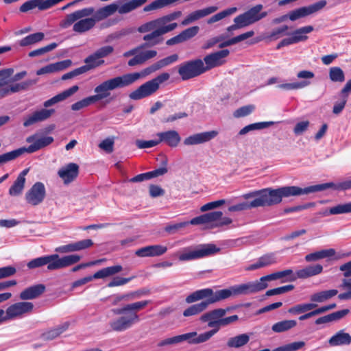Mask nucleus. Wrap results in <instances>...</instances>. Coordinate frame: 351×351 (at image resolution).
<instances>
[{
    "instance_id": "obj_1",
    "label": "nucleus",
    "mask_w": 351,
    "mask_h": 351,
    "mask_svg": "<svg viewBox=\"0 0 351 351\" xmlns=\"http://www.w3.org/2000/svg\"><path fill=\"white\" fill-rule=\"evenodd\" d=\"M147 0L118 1L101 7L97 10L93 7L84 8L67 14L60 22V27L66 29L71 25L73 31L83 34L92 29L97 23L104 21L117 12L119 14H128L143 5Z\"/></svg>"
},
{
    "instance_id": "obj_2",
    "label": "nucleus",
    "mask_w": 351,
    "mask_h": 351,
    "mask_svg": "<svg viewBox=\"0 0 351 351\" xmlns=\"http://www.w3.org/2000/svg\"><path fill=\"white\" fill-rule=\"evenodd\" d=\"M334 186L332 182L316 184L305 188L296 186H283L276 189L266 188L243 194L242 197L245 199L254 198L251 202H243L228 208L230 212H239L250 210L253 208L266 207L278 204L282 202V197L299 196L312 193L324 191Z\"/></svg>"
},
{
    "instance_id": "obj_3",
    "label": "nucleus",
    "mask_w": 351,
    "mask_h": 351,
    "mask_svg": "<svg viewBox=\"0 0 351 351\" xmlns=\"http://www.w3.org/2000/svg\"><path fill=\"white\" fill-rule=\"evenodd\" d=\"M149 303V300L138 301L125 304L120 308L113 309V313L119 316L110 321L109 326L111 330L115 332H123L139 322L140 317L137 312Z\"/></svg>"
},
{
    "instance_id": "obj_4",
    "label": "nucleus",
    "mask_w": 351,
    "mask_h": 351,
    "mask_svg": "<svg viewBox=\"0 0 351 351\" xmlns=\"http://www.w3.org/2000/svg\"><path fill=\"white\" fill-rule=\"evenodd\" d=\"M240 295H243L241 285L232 286L228 289H220L215 292L210 288H206L191 293L186 298L185 301L188 304H191L206 299L202 302H206L208 306L209 304Z\"/></svg>"
},
{
    "instance_id": "obj_5",
    "label": "nucleus",
    "mask_w": 351,
    "mask_h": 351,
    "mask_svg": "<svg viewBox=\"0 0 351 351\" xmlns=\"http://www.w3.org/2000/svg\"><path fill=\"white\" fill-rule=\"evenodd\" d=\"M81 256L77 254H70L60 257L57 254L40 256L32 259L27 263L29 269H35L47 265L49 271H54L65 268L78 263Z\"/></svg>"
},
{
    "instance_id": "obj_6",
    "label": "nucleus",
    "mask_w": 351,
    "mask_h": 351,
    "mask_svg": "<svg viewBox=\"0 0 351 351\" xmlns=\"http://www.w3.org/2000/svg\"><path fill=\"white\" fill-rule=\"evenodd\" d=\"M284 279L282 282H293L297 279L295 274L291 269L277 271L261 277L258 280L241 284L243 295L256 293L267 287V282Z\"/></svg>"
},
{
    "instance_id": "obj_7",
    "label": "nucleus",
    "mask_w": 351,
    "mask_h": 351,
    "mask_svg": "<svg viewBox=\"0 0 351 351\" xmlns=\"http://www.w3.org/2000/svg\"><path fill=\"white\" fill-rule=\"evenodd\" d=\"M12 73L14 69L11 68L0 71V99L12 94L26 90L37 83V79H29L21 83L8 84Z\"/></svg>"
},
{
    "instance_id": "obj_8",
    "label": "nucleus",
    "mask_w": 351,
    "mask_h": 351,
    "mask_svg": "<svg viewBox=\"0 0 351 351\" xmlns=\"http://www.w3.org/2000/svg\"><path fill=\"white\" fill-rule=\"evenodd\" d=\"M154 22L155 20H152L141 25L138 27L137 31L139 33H148L143 38L145 43L141 47H151L160 44L163 40L162 36L171 32V27H162L154 24Z\"/></svg>"
},
{
    "instance_id": "obj_9",
    "label": "nucleus",
    "mask_w": 351,
    "mask_h": 351,
    "mask_svg": "<svg viewBox=\"0 0 351 351\" xmlns=\"http://www.w3.org/2000/svg\"><path fill=\"white\" fill-rule=\"evenodd\" d=\"M220 248L213 243L202 244L183 248L178 254L180 261H191L210 256L218 253Z\"/></svg>"
},
{
    "instance_id": "obj_10",
    "label": "nucleus",
    "mask_w": 351,
    "mask_h": 351,
    "mask_svg": "<svg viewBox=\"0 0 351 351\" xmlns=\"http://www.w3.org/2000/svg\"><path fill=\"white\" fill-rule=\"evenodd\" d=\"M128 86L124 75L110 78L98 84L94 89L95 95H91L95 102L104 99L115 89Z\"/></svg>"
},
{
    "instance_id": "obj_11",
    "label": "nucleus",
    "mask_w": 351,
    "mask_h": 351,
    "mask_svg": "<svg viewBox=\"0 0 351 351\" xmlns=\"http://www.w3.org/2000/svg\"><path fill=\"white\" fill-rule=\"evenodd\" d=\"M169 77L170 75L167 73H163L158 75L132 91L129 95L130 98L133 100H139L152 95L159 89L160 85L162 83L169 79Z\"/></svg>"
},
{
    "instance_id": "obj_12",
    "label": "nucleus",
    "mask_w": 351,
    "mask_h": 351,
    "mask_svg": "<svg viewBox=\"0 0 351 351\" xmlns=\"http://www.w3.org/2000/svg\"><path fill=\"white\" fill-rule=\"evenodd\" d=\"M34 308L33 303L27 301H21L9 306L5 311L0 308L2 313L1 322L15 320L23 318L25 315L30 313Z\"/></svg>"
},
{
    "instance_id": "obj_13",
    "label": "nucleus",
    "mask_w": 351,
    "mask_h": 351,
    "mask_svg": "<svg viewBox=\"0 0 351 351\" xmlns=\"http://www.w3.org/2000/svg\"><path fill=\"white\" fill-rule=\"evenodd\" d=\"M205 73L204 63L201 59H196L181 64L178 73L183 80L197 77Z\"/></svg>"
},
{
    "instance_id": "obj_14",
    "label": "nucleus",
    "mask_w": 351,
    "mask_h": 351,
    "mask_svg": "<svg viewBox=\"0 0 351 351\" xmlns=\"http://www.w3.org/2000/svg\"><path fill=\"white\" fill-rule=\"evenodd\" d=\"M326 1L321 0L308 6L295 9L288 14V18L292 21L306 17L322 10L326 5Z\"/></svg>"
},
{
    "instance_id": "obj_15",
    "label": "nucleus",
    "mask_w": 351,
    "mask_h": 351,
    "mask_svg": "<svg viewBox=\"0 0 351 351\" xmlns=\"http://www.w3.org/2000/svg\"><path fill=\"white\" fill-rule=\"evenodd\" d=\"M314 28L311 25L304 26L296 29L292 33L289 34V37L284 38L278 45L277 49L282 47L306 41L308 39L307 34L313 31Z\"/></svg>"
},
{
    "instance_id": "obj_16",
    "label": "nucleus",
    "mask_w": 351,
    "mask_h": 351,
    "mask_svg": "<svg viewBox=\"0 0 351 351\" xmlns=\"http://www.w3.org/2000/svg\"><path fill=\"white\" fill-rule=\"evenodd\" d=\"M263 8L261 4H258L243 14L237 16L243 27L252 25L267 16V12H261Z\"/></svg>"
},
{
    "instance_id": "obj_17",
    "label": "nucleus",
    "mask_w": 351,
    "mask_h": 351,
    "mask_svg": "<svg viewBox=\"0 0 351 351\" xmlns=\"http://www.w3.org/2000/svg\"><path fill=\"white\" fill-rule=\"evenodd\" d=\"M229 53L230 51L228 49H223L206 56L203 61L204 63L205 72L224 64L226 62V58Z\"/></svg>"
},
{
    "instance_id": "obj_18",
    "label": "nucleus",
    "mask_w": 351,
    "mask_h": 351,
    "mask_svg": "<svg viewBox=\"0 0 351 351\" xmlns=\"http://www.w3.org/2000/svg\"><path fill=\"white\" fill-rule=\"evenodd\" d=\"M26 141L31 145L27 147H21V154L25 152L34 153L53 142V138L51 136L38 137L36 135H32L27 138Z\"/></svg>"
},
{
    "instance_id": "obj_19",
    "label": "nucleus",
    "mask_w": 351,
    "mask_h": 351,
    "mask_svg": "<svg viewBox=\"0 0 351 351\" xmlns=\"http://www.w3.org/2000/svg\"><path fill=\"white\" fill-rule=\"evenodd\" d=\"M46 190L45 185L40 182H36L25 194L26 202L32 205L40 204L45 199Z\"/></svg>"
},
{
    "instance_id": "obj_20",
    "label": "nucleus",
    "mask_w": 351,
    "mask_h": 351,
    "mask_svg": "<svg viewBox=\"0 0 351 351\" xmlns=\"http://www.w3.org/2000/svg\"><path fill=\"white\" fill-rule=\"evenodd\" d=\"M228 310V309L217 308L208 311L200 317V320L203 322H208V326L213 328L212 330H217V333L219 330V321L221 320V317L226 314Z\"/></svg>"
},
{
    "instance_id": "obj_21",
    "label": "nucleus",
    "mask_w": 351,
    "mask_h": 351,
    "mask_svg": "<svg viewBox=\"0 0 351 351\" xmlns=\"http://www.w3.org/2000/svg\"><path fill=\"white\" fill-rule=\"evenodd\" d=\"M206 228L213 229L227 226L232 222V220L227 217H223L221 211H213L206 213Z\"/></svg>"
},
{
    "instance_id": "obj_22",
    "label": "nucleus",
    "mask_w": 351,
    "mask_h": 351,
    "mask_svg": "<svg viewBox=\"0 0 351 351\" xmlns=\"http://www.w3.org/2000/svg\"><path fill=\"white\" fill-rule=\"evenodd\" d=\"M216 330H209L201 334H197L196 332H191L182 335H180L181 343L186 341L190 344H199L206 342L208 341L215 334Z\"/></svg>"
},
{
    "instance_id": "obj_23",
    "label": "nucleus",
    "mask_w": 351,
    "mask_h": 351,
    "mask_svg": "<svg viewBox=\"0 0 351 351\" xmlns=\"http://www.w3.org/2000/svg\"><path fill=\"white\" fill-rule=\"evenodd\" d=\"M79 173V166L70 162L61 167L58 171V176L62 180L64 184H69L76 179Z\"/></svg>"
},
{
    "instance_id": "obj_24",
    "label": "nucleus",
    "mask_w": 351,
    "mask_h": 351,
    "mask_svg": "<svg viewBox=\"0 0 351 351\" xmlns=\"http://www.w3.org/2000/svg\"><path fill=\"white\" fill-rule=\"evenodd\" d=\"M54 112L55 110L53 109L43 108L40 110H36L25 118L23 125L25 127H29L36 123L45 121Z\"/></svg>"
},
{
    "instance_id": "obj_25",
    "label": "nucleus",
    "mask_w": 351,
    "mask_h": 351,
    "mask_svg": "<svg viewBox=\"0 0 351 351\" xmlns=\"http://www.w3.org/2000/svg\"><path fill=\"white\" fill-rule=\"evenodd\" d=\"M218 132L215 130L197 133L186 138L184 141V144L186 145H194L204 143L215 138Z\"/></svg>"
},
{
    "instance_id": "obj_26",
    "label": "nucleus",
    "mask_w": 351,
    "mask_h": 351,
    "mask_svg": "<svg viewBox=\"0 0 351 351\" xmlns=\"http://www.w3.org/2000/svg\"><path fill=\"white\" fill-rule=\"evenodd\" d=\"M167 251V247L161 245H153L141 247L135 252L138 257L158 256L164 254Z\"/></svg>"
},
{
    "instance_id": "obj_27",
    "label": "nucleus",
    "mask_w": 351,
    "mask_h": 351,
    "mask_svg": "<svg viewBox=\"0 0 351 351\" xmlns=\"http://www.w3.org/2000/svg\"><path fill=\"white\" fill-rule=\"evenodd\" d=\"M218 10L217 6H210L202 10H195L189 14L181 23L183 26L188 25L189 24L197 21L203 17H205L210 14L214 13Z\"/></svg>"
},
{
    "instance_id": "obj_28",
    "label": "nucleus",
    "mask_w": 351,
    "mask_h": 351,
    "mask_svg": "<svg viewBox=\"0 0 351 351\" xmlns=\"http://www.w3.org/2000/svg\"><path fill=\"white\" fill-rule=\"evenodd\" d=\"M277 263V258L274 253L265 254L261 256L253 264L250 265L245 268V270H256L260 268L268 267Z\"/></svg>"
},
{
    "instance_id": "obj_29",
    "label": "nucleus",
    "mask_w": 351,
    "mask_h": 351,
    "mask_svg": "<svg viewBox=\"0 0 351 351\" xmlns=\"http://www.w3.org/2000/svg\"><path fill=\"white\" fill-rule=\"evenodd\" d=\"M158 70H159L158 66L156 62H155L151 66L143 69L141 72L127 73L125 74L124 76L129 86L140 78H143Z\"/></svg>"
},
{
    "instance_id": "obj_30",
    "label": "nucleus",
    "mask_w": 351,
    "mask_h": 351,
    "mask_svg": "<svg viewBox=\"0 0 351 351\" xmlns=\"http://www.w3.org/2000/svg\"><path fill=\"white\" fill-rule=\"evenodd\" d=\"M71 64L72 62L70 60H65L60 62L52 63L38 69L36 71V74L38 75H41L47 73H56L69 67L71 65Z\"/></svg>"
},
{
    "instance_id": "obj_31",
    "label": "nucleus",
    "mask_w": 351,
    "mask_h": 351,
    "mask_svg": "<svg viewBox=\"0 0 351 351\" xmlns=\"http://www.w3.org/2000/svg\"><path fill=\"white\" fill-rule=\"evenodd\" d=\"M79 89L78 86L75 85L62 93L55 95L43 103L45 108H49L57 103L61 102L75 94Z\"/></svg>"
},
{
    "instance_id": "obj_32",
    "label": "nucleus",
    "mask_w": 351,
    "mask_h": 351,
    "mask_svg": "<svg viewBox=\"0 0 351 351\" xmlns=\"http://www.w3.org/2000/svg\"><path fill=\"white\" fill-rule=\"evenodd\" d=\"M45 290V287L42 284L31 286L21 291L19 298L23 301L33 300L39 297Z\"/></svg>"
},
{
    "instance_id": "obj_33",
    "label": "nucleus",
    "mask_w": 351,
    "mask_h": 351,
    "mask_svg": "<svg viewBox=\"0 0 351 351\" xmlns=\"http://www.w3.org/2000/svg\"><path fill=\"white\" fill-rule=\"evenodd\" d=\"M158 136L159 143L161 142L165 143L170 147H176L180 140L181 138L178 132L176 130H169L167 132H160L157 134Z\"/></svg>"
},
{
    "instance_id": "obj_34",
    "label": "nucleus",
    "mask_w": 351,
    "mask_h": 351,
    "mask_svg": "<svg viewBox=\"0 0 351 351\" xmlns=\"http://www.w3.org/2000/svg\"><path fill=\"white\" fill-rule=\"evenodd\" d=\"M323 271V267L320 264L310 265L302 269H298L295 272V277L300 279L308 278L321 274Z\"/></svg>"
},
{
    "instance_id": "obj_35",
    "label": "nucleus",
    "mask_w": 351,
    "mask_h": 351,
    "mask_svg": "<svg viewBox=\"0 0 351 351\" xmlns=\"http://www.w3.org/2000/svg\"><path fill=\"white\" fill-rule=\"evenodd\" d=\"M182 15L181 11H176L172 13H170L167 15L163 16L162 17L154 19V24L159 25L162 27H171V32L174 30L177 27L178 24L176 23H169L171 21L176 20Z\"/></svg>"
},
{
    "instance_id": "obj_36",
    "label": "nucleus",
    "mask_w": 351,
    "mask_h": 351,
    "mask_svg": "<svg viewBox=\"0 0 351 351\" xmlns=\"http://www.w3.org/2000/svg\"><path fill=\"white\" fill-rule=\"evenodd\" d=\"M328 343L331 346H348L351 343V335L341 330L332 336Z\"/></svg>"
},
{
    "instance_id": "obj_37",
    "label": "nucleus",
    "mask_w": 351,
    "mask_h": 351,
    "mask_svg": "<svg viewBox=\"0 0 351 351\" xmlns=\"http://www.w3.org/2000/svg\"><path fill=\"white\" fill-rule=\"evenodd\" d=\"M157 55V51L155 50H147L137 53L134 58L128 61V65L134 66L138 64H143L145 61L154 58Z\"/></svg>"
},
{
    "instance_id": "obj_38",
    "label": "nucleus",
    "mask_w": 351,
    "mask_h": 351,
    "mask_svg": "<svg viewBox=\"0 0 351 351\" xmlns=\"http://www.w3.org/2000/svg\"><path fill=\"white\" fill-rule=\"evenodd\" d=\"M337 293V289L322 291L312 294L310 300L312 303H322L335 296Z\"/></svg>"
},
{
    "instance_id": "obj_39",
    "label": "nucleus",
    "mask_w": 351,
    "mask_h": 351,
    "mask_svg": "<svg viewBox=\"0 0 351 351\" xmlns=\"http://www.w3.org/2000/svg\"><path fill=\"white\" fill-rule=\"evenodd\" d=\"M335 254L334 249H326L317 251L305 256L304 260L306 262H315L321 259L330 258Z\"/></svg>"
},
{
    "instance_id": "obj_40",
    "label": "nucleus",
    "mask_w": 351,
    "mask_h": 351,
    "mask_svg": "<svg viewBox=\"0 0 351 351\" xmlns=\"http://www.w3.org/2000/svg\"><path fill=\"white\" fill-rule=\"evenodd\" d=\"M123 270V267L120 265H116L104 267L94 274V277L96 279H103L107 277L112 276Z\"/></svg>"
},
{
    "instance_id": "obj_41",
    "label": "nucleus",
    "mask_w": 351,
    "mask_h": 351,
    "mask_svg": "<svg viewBox=\"0 0 351 351\" xmlns=\"http://www.w3.org/2000/svg\"><path fill=\"white\" fill-rule=\"evenodd\" d=\"M297 324L294 319H285L273 324L271 330L276 333L284 332L295 328Z\"/></svg>"
},
{
    "instance_id": "obj_42",
    "label": "nucleus",
    "mask_w": 351,
    "mask_h": 351,
    "mask_svg": "<svg viewBox=\"0 0 351 351\" xmlns=\"http://www.w3.org/2000/svg\"><path fill=\"white\" fill-rule=\"evenodd\" d=\"M317 304L315 303H312V302L310 303L298 304L289 308L288 309V313L291 315H296L310 311L317 308Z\"/></svg>"
},
{
    "instance_id": "obj_43",
    "label": "nucleus",
    "mask_w": 351,
    "mask_h": 351,
    "mask_svg": "<svg viewBox=\"0 0 351 351\" xmlns=\"http://www.w3.org/2000/svg\"><path fill=\"white\" fill-rule=\"evenodd\" d=\"M274 124V122H273V121H264V122H258V123H252V124L246 125L243 128H242L239 131V134L240 136H243L251 131L263 130V129L267 128L269 126H271Z\"/></svg>"
},
{
    "instance_id": "obj_44",
    "label": "nucleus",
    "mask_w": 351,
    "mask_h": 351,
    "mask_svg": "<svg viewBox=\"0 0 351 351\" xmlns=\"http://www.w3.org/2000/svg\"><path fill=\"white\" fill-rule=\"evenodd\" d=\"M179 0H155L143 8L145 12L158 10L178 1Z\"/></svg>"
},
{
    "instance_id": "obj_45",
    "label": "nucleus",
    "mask_w": 351,
    "mask_h": 351,
    "mask_svg": "<svg viewBox=\"0 0 351 351\" xmlns=\"http://www.w3.org/2000/svg\"><path fill=\"white\" fill-rule=\"evenodd\" d=\"M44 37L45 35L43 32L32 34L21 39L19 41V45L21 47L32 45L40 42L44 39Z\"/></svg>"
},
{
    "instance_id": "obj_46",
    "label": "nucleus",
    "mask_w": 351,
    "mask_h": 351,
    "mask_svg": "<svg viewBox=\"0 0 351 351\" xmlns=\"http://www.w3.org/2000/svg\"><path fill=\"white\" fill-rule=\"evenodd\" d=\"M250 340V337L247 334H241L234 337H231L227 342V346L230 348H240L245 345Z\"/></svg>"
},
{
    "instance_id": "obj_47",
    "label": "nucleus",
    "mask_w": 351,
    "mask_h": 351,
    "mask_svg": "<svg viewBox=\"0 0 351 351\" xmlns=\"http://www.w3.org/2000/svg\"><path fill=\"white\" fill-rule=\"evenodd\" d=\"M311 84V81H300L291 83L279 84L277 87L284 90H292L304 88Z\"/></svg>"
},
{
    "instance_id": "obj_48",
    "label": "nucleus",
    "mask_w": 351,
    "mask_h": 351,
    "mask_svg": "<svg viewBox=\"0 0 351 351\" xmlns=\"http://www.w3.org/2000/svg\"><path fill=\"white\" fill-rule=\"evenodd\" d=\"M254 35V31H249L245 33H243L242 34H240L237 36H235L231 39H229L225 42L221 43L219 44V48H223L225 47L230 46L232 45H234L236 43H238L239 42H241L244 40H246L249 38H251Z\"/></svg>"
},
{
    "instance_id": "obj_49",
    "label": "nucleus",
    "mask_w": 351,
    "mask_h": 351,
    "mask_svg": "<svg viewBox=\"0 0 351 351\" xmlns=\"http://www.w3.org/2000/svg\"><path fill=\"white\" fill-rule=\"evenodd\" d=\"M207 308L206 302H199L193 305L190 306L189 308L185 309L183 312L184 317H189L197 315Z\"/></svg>"
},
{
    "instance_id": "obj_50",
    "label": "nucleus",
    "mask_w": 351,
    "mask_h": 351,
    "mask_svg": "<svg viewBox=\"0 0 351 351\" xmlns=\"http://www.w3.org/2000/svg\"><path fill=\"white\" fill-rule=\"evenodd\" d=\"M237 8L235 7L224 10L213 15V16H211L208 20L207 23L208 24H211V23L217 22V21L235 13L237 12Z\"/></svg>"
},
{
    "instance_id": "obj_51",
    "label": "nucleus",
    "mask_w": 351,
    "mask_h": 351,
    "mask_svg": "<svg viewBox=\"0 0 351 351\" xmlns=\"http://www.w3.org/2000/svg\"><path fill=\"white\" fill-rule=\"evenodd\" d=\"M329 77L332 82H343L345 80V75L343 70L338 66L331 67L329 70Z\"/></svg>"
},
{
    "instance_id": "obj_52",
    "label": "nucleus",
    "mask_w": 351,
    "mask_h": 351,
    "mask_svg": "<svg viewBox=\"0 0 351 351\" xmlns=\"http://www.w3.org/2000/svg\"><path fill=\"white\" fill-rule=\"evenodd\" d=\"M330 213L332 215L351 213V202L331 207Z\"/></svg>"
},
{
    "instance_id": "obj_53",
    "label": "nucleus",
    "mask_w": 351,
    "mask_h": 351,
    "mask_svg": "<svg viewBox=\"0 0 351 351\" xmlns=\"http://www.w3.org/2000/svg\"><path fill=\"white\" fill-rule=\"evenodd\" d=\"M25 182L21 178H16L9 189V194L11 196L20 195L24 189Z\"/></svg>"
},
{
    "instance_id": "obj_54",
    "label": "nucleus",
    "mask_w": 351,
    "mask_h": 351,
    "mask_svg": "<svg viewBox=\"0 0 351 351\" xmlns=\"http://www.w3.org/2000/svg\"><path fill=\"white\" fill-rule=\"evenodd\" d=\"M96 103L92 96L87 97L71 105V109L74 111L80 110Z\"/></svg>"
},
{
    "instance_id": "obj_55",
    "label": "nucleus",
    "mask_w": 351,
    "mask_h": 351,
    "mask_svg": "<svg viewBox=\"0 0 351 351\" xmlns=\"http://www.w3.org/2000/svg\"><path fill=\"white\" fill-rule=\"evenodd\" d=\"M58 45L56 43H51L45 47L33 50L29 53V57L40 56L49 52L57 47Z\"/></svg>"
},
{
    "instance_id": "obj_56",
    "label": "nucleus",
    "mask_w": 351,
    "mask_h": 351,
    "mask_svg": "<svg viewBox=\"0 0 351 351\" xmlns=\"http://www.w3.org/2000/svg\"><path fill=\"white\" fill-rule=\"evenodd\" d=\"M21 149H17L10 152H7L0 155V165L7 162L13 160L20 156L21 154Z\"/></svg>"
},
{
    "instance_id": "obj_57",
    "label": "nucleus",
    "mask_w": 351,
    "mask_h": 351,
    "mask_svg": "<svg viewBox=\"0 0 351 351\" xmlns=\"http://www.w3.org/2000/svg\"><path fill=\"white\" fill-rule=\"evenodd\" d=\"M343 289H346L345 293H340L338 298L342 300H347L351 299V280H343L341 285Z\"/></svg>"
},
{
    "instance_id": "obj_58",
    "label": "nucleus",
    "mask_w": 351,
    "mask_h": 351,
    "mask_svg": "<svg viewBox=\"0 0 351 351\" xmlns=\"http://www.w3.org/2000/svg\"><path fill=\"white\" fill-rule=\"evenodd\" d=\"M114 138H107L103 140L99 144V147L108 154H110L114 150Z\"/></svg>"
},
{
    "instance_id": "obj_59",
    "label": "nucleus",
    "mask_w": 351,
    "mask_h": 351,
    "mask_svg": "<svg viewBox=\"0 0 351 351\" xmlns=\"http://www.w3.org/2000/svg\"><path fill=\"white\" fill-rule=\"evenodd\" d=\"M199 28L198 26H193L191 27L187 28L180 32V35L183 41H186L193 38L199 32Z\"/></svg>"
},
{
    "instance_id": "obj_60",
    "label": "nucleus",
    "mask_w": 351,
    "mask_h": 351,
    "mask_svg": "<svg viewBox=\"0 0 351 351\" xmlns=\"http://www.w3.org/2000/svg\"><path fill=\"white\" fill-rule=\"evenodd\" d=\"M255 109L254 106L247 105L238 108L234 112V117L237 118L243 117L251 114Z\"/></svg>"
},
{
    "instance_id": "obj_61",
    "label": "nucleus",
    "mask_w": 351,
    "mask_h": 351,
    "mask_svg": "<svg viewBox=\"0 0 351 351\" xmlns=\"http://www.w3.org/2000/svg\"><path fill=\"white\" fill-rule=\"evenodd\" d=\"M104 62L103 60L96 56V53L90 55L85 59V63L91 69L97 67Z\"/></svg>"
},
{
    "instance_id": "obj_62",
    "label": "nucleus",
    "mask_w": 351,
    "mask_h": 351,
    "mask_svg": "<svg viewBox=\"0 0 351 351\" xmlns=\"http://www.w3.org/2000/svg\"><path fill=\"white\" fill-rule=\"evenodd\" d=\"M289 27L287 25H283L280 27L274 29L269 34V38L271 40H276L282 37L284 35H289L287 32Z\"/></svg>"
},
{
    "instance_id": "obj_63",
    "label": "nucleus",
    "mask_w": 351,
    "mask_h": 351,
    "mask_svg": "<svg viewBox=\"0 0 351 351\" xmlns=\"http://www.w3.org/2000/svg\"><path fill=\"white\" fill-rule=\"evenodd\" d=\"M134 277L123 278L120 276L114 277L108 284V287L123 286L130 282Z\"/></svg>"
},
{
    "instance_id": "obj_64",
    "label": "nucleus",
    "mask_w": 351,
    "mask_h": 351,
    "mask_svg": "<svg viewBox=\"0 0 351 351\" xmlns=\"http://www.w3.org/2000/svg\"><path fill=\"white\" fill-rule=\"evenodd\" d=\"M178 60V56L177 54H173L163 59L160 60L159 61L156 62V64L158 66V69H160L163 67H165L168 65H170L176 62Z\"/></svg>"
}]
</instances>
